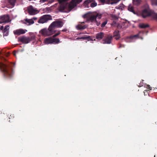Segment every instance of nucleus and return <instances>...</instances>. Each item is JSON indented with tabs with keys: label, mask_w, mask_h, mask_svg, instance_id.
<instances>
[{
	"label": "nucleus",
	"mask_w": 157,
	"mask_h": 157,
	"mask_svg": "<svg viewBox=\"0 0 157 157\" xmlns=\"http://www.w3.org/2000/svg\"><path fill=\"white\" fill-rule=\"evenodd\" d=\"M35 38V36H32L30 37H27L25 36H22L19 38L20 41L24 44H28L31 40H33Z\"/></svg>",
	"instance_id": "6"
},
{
	"label": "nucleus",
	"mask_w": 157,
	"mask_h": 157,
	"mask_svg": "<svg viewBox=\"0 0 157 157\" xmlns=\"http://www.w3.org/2000/svg\"><path fill=\"white\" fill-rule=\"evenodd\" d=\"M107 23V21H105L101 24V27H105V25Z\"/></svg>",
	"instance_id": "26"
},
{
	"label": "nucleus",
	"mask_w": 157,
	"mask_h": 157,
	"mask_svg": "<svg viewBox=\"0 0 157 157\" xmlns=\"http://www.w3.org/2000/svg\"><path fill=\"white\" fill-rule=\"evenodd\" d=\"M94 0H87L85 2V3L86 4H89L91 2H94Z\"/></svg>",
	"instance_id": "25"
},
{
	"label": "nucleus",
	"mask_w": 157,
	"mask_h": 157,
	"mask_svg": "<svg viewBox=\"0 0 157 157\" xmlns=\"http://www.w3.org/2000/svg\"><path fill=\"white\" fill-rule=\"evenodd\" d=\"M113 37H115L116 40L119 39L120 37V35L119 33V31L117 30H115L113 33Z\"/></svg>",
	"instance_id": "15"
},
{
	"label": "nucleus",
	"mask_w": 157,
	"mask_h": 157,
	"mask_svg": "<svg viewBox=\"0 0 157 157\" xmlns=\"http://www.w3.org/2000/svg\"><path fill=\"white\" fill-rule=\"evenodd\" d=\"M60 33H60V31L58 32L57 33V34H58V35H59L60 34Z\"/></svg>",
	"instance_id": "42"
},
{
	"label": "nucleus",
	"mask_w": 157,
	"mask_h": 157,
	"mask_svg": "<svg viewBox=\"0 0 157 157\" xmlns=\"http://www.w3.org/2000/svg\"><path fill=\"white\" fill-rule=\"evenodd\" d=\"M9 29H6V28H4V29L3 30V32H6L8 31Z\"/></svg>",
	"instance_id": "30"
},
{
	"label": "nucleus",
	"mask_w": 157,
	"mask_h": 157,
	"mask_svg": "<svg viewBox=\"0 0 157 157\" xmlns=\"http://www.w3.org/2000/svg\"><path fill=\"white\" fill-rule=\"evenodd\" d=\"M139 34H137L131 36L129 37V38L131 39H137L139 38Z\"/></svg>",
	"instance_id": "23"
},
{
	"label": "nucleus",
	"mask_w": 157,
	"mask_h": 157,
	"mask_svg": "<svg viewBox=\"0 0 157 157\" xmlns=\"http://www.w3.org/2000/svg\"><path fill=\"white\" fill-rule=\"evenodd\" d=\"M27 31L26 30H24L22 29H17L14 31L13 33L15 35H19L21 34H24Z\"/></svg>",
	"instance_id": "13"
},
{
	"label": "nucleus",
	"mask_w": 157,
	"mask_h": 157,
	"mask_svg": "<svg viewBox=\"0 0 157 157\" xmlns=\"http://www.w3.org/2000/svg\"><path fill=\"white\" fill-rule=\"evenodd\" d=\"M76 28L78 30H83L87 28V26L86 25L82 26L81 24H78L76 26Z\"/></svg>",
	"instance_id": "17"
},
{
	"label": "nucleus",
	"mask_w": 157,
	"mask_h": 157,
	"mask_svg": "<svg viewBox=\"0 0 157 157\" xmlns=\"http://www.w3.org/2000/svg\"><path fill=\"white\" fill-rule=\"evenodd\" d=\"M82 23H84L85 22H81Z\"/></svg>",
	"instance_id": "46"
},
{
	"label": "nucleus",
	"mask_w": 157,
	"mask_h": 157,
	"mask_svg": "<svg viewBox=\"0 0 157 157\" xmlns=\"http://www.w3.org/2000/svg\"><path fill=\"white\" fill-rule=\"evenodd\" d=\"M121 5H122V4H120V6H121Z\"/></svg>",
	"instance_id": "47"
},
{
	"label": "nucleus",
	"mask_w": 157,
	"mask_h": 157,
	"mask_svg": "<svg viewBox=\"0 0 157 157\" xmlns=\"http://www.w3.org/2000/svg\"><path fill=\"white\" fill-rule=\"evenodd\" d=\"M104 34L103 32H100L96 34V38L98 40H101L104 37Z\"/></svg>",
	"instance_id": "14"
},
{
	"label": "nucleus",
	"mask_w": 157,
	"mask_h": 157,
	"mask_svg": "<svg viewBox=\"0 0 157 157\" xmlns=\"http://www.w3.org/2000/svg\"><path fill=\"white\" fill-rule=\"evenodd\" d=\"M124 47V46L123 45H122V44H120V46L119 47V48H121L122 47Z\"/></svg>",
	"instance_id": "36"
},
{
	"label": "nucleus",
	"mask_w": 157,
	"mask_h": 157,
	"mask_svg": "<svg viewBox=\"0 0 157 157\" xmlns=\"http://www.w3.org/2000/svg\"><path fill=\"white\" fill-rule=\"evenodd\" d=\"M58 36V34H57V33H56L52 37L55 38L56 36Z\"/></svg>",
	"instance_id": "35"
},
{
	"label": "nucleus",
	"mask_w": 157,
	"mask_h": 157,
	"mask_svg": "<svg viewBox=\"0 0 157 157\" xmlns=\"http://www.w3.org/2000/svg\"><path fill=\"white\" fill-rule=\"evenodd\" d=\"M143 85L142 84L140 85H140H138V86L139 87H141V86H143Z\"/></svg>",
	"instance_id": "43"
},
{
	"label": "nucleus",
	"mask_w": 157,
	"mask_h": 157,
	"mask_svg": "<svg viewBox=\"0 0 157 157\" xmlns=\"http://www.w3.org/2000/svg\"><path fill=\"white\" fill-rule=\"evenodd\" d=\"M154 2L156 5H157V0H155Z\"/></svg>",
	"instance_id": "41"
},
{
	"label": "nucleus",
	"mask_w": 157,
	"mask_h": 157,
	"mask_svg": "<svg viewBox=\"0 0 157 157\" xmlns=\"http://www.w3.org/2000/svg\"><path fill=\"white\" fill-rule=\"evenodd\" d=\"M41 33L45 36H49L54 34L56 32L55 29L51 24L48 29H44L41 30Z\"/></svg>",
	"instance_id": "3"
},
{
	"label": "nucleus",
	"mask_w": 157,
	"mask_h": 157,
	"mask_svg": "<svg viewBox=\"0 0 157 157\" xmlns=\"http://www.w3.org/2000/svg\"><path fill=\"white\" fill-rule=\"evenodd\" d=\"M54 0H48V3H51L54 2Z\"/></svg>",
	"instance_id": "33"
},
{
	"label": "nucleus",
	"mask_w": 157,
	"mask_h": 157,
	"mask_svg": "<svg viewBox=\"0 0 157 157\" xmlns=\"http://www.w3.org/2000/svg\"><path fill=\"white\" fill-rule=\"evenodd\" d=\"M0 71L5 77L10 78L13 76L12 69L10 66L0 62Z\"/></svg>",
	"instance_id": "2"
},
{
	"label": "nucleus",
	"mask_w": 157,
	"mask_h": 157,
	"mask_svg": "<svg viewBox=\"0 0 157 157\" xmlns=\"http://www.w3.org/2000/svg\"><path fill=\"white\" fill-rule=\"evenodd\" d=\"M83 17L84 18H86L87 21L90 22H94L96 21V16L94 15H90L87 13L84 14Z\"/></svg>",
	"instance_id": "7"
},
{
	"label": "nucleus",
	"mask_w": 157,
	"mask_h": 157,
	"mask_svg": "<svg viewBox=\"0 0 157 157\" xmlns=\"http://www.w3.org/2000/svg\"><path fill=\"white\" fill-rule=\"evenodd\" d=\"M67 31V29H63L62 30V32H66Z\"/></svg>",
	"instance_id": "40"
},
{
	"label": "nucleus",
	"mask_w": 157,
	"mask_h": 157,
	"mask_svg": "<svg viewBox=\"0 0 157 157\" xmlns=\"http://www.w3.org/2000/svg\"><path fill=\"white\" fill-rule=\"evenodd\" d=\"M10 21L8 15H4L0 16V23H6Z\"/></svg>",
	"instance_id": "10"
},
{
	"label": "nucleus",
	"mask_w": 157,
	"mask_h": 157,
	"mask_svg": "<svg viewBox=\"0 0 157 157\" xmlns=\"http://www.w3.org/2000/svg\"><path fill=\"white\" fill-rule=\"evenodd\" d=\"M14 117V116L13 114H12L10 116V117H9L10 119H12Z\"/></svg>",
	"instance_id": "34"
},
{
	"label": "nucleus",
	"mask_w": 157,
	"mask_h": 157,
	"mask_svg": "<svg viewBox=\"0 0 157 157\" xmlns=\"http://www.w3.org/2000/svg\"><path fill=\"white\" fill-rule=\"evenodd\" d=\"M139 26L141 28H145L149 27V25L148 24L142 23L140 24Z\"/></svg>",
	"instance_id": "19"
},
{
	"label": "nucleus",
	"mask_w": 157,
	"mask_h": 157,
	"mask_svg": "<svg viewBox=\"0 0 157 157\" xmlns=\"http://www.w3.org/2000/svg\"><path fill=\"white\" fill-rule=\"evenodd\" d=\"M101 3H104L105 2V0H98Z\"/></svg>",
	"instance_id": "31"
},
{
	"label": "nucleus",
	"mask_w": 157,
	"mask_h": 157,
	"mask_svg": "<svg viewBox=\"0 0 157 157\" xmlns=\"http://www.w3.org/2000/svg\"><path fill=\"white\" fill-rule=\"evenodd\" d=\"M94 22H96V25L98 26H99L100 24V22L97 21L96 20V21H95Z\"/></svg>",
	"instance_id": "32"
},
{
	"label": "nucleus",
	"mask_w": 157,
	"mask_h": 157,
	"mask_svg": "<svg viewBox=\"0 0 157 157\" xmlns=\"http://www.w3.org/2000/svg\"><path fill=\"white\" fill-rule=\"evenodd\" d=\"M28 13L30 15H34L38 13V11L36 8H34L32 6H30L27 8Z\"/></svg>",
	"instance_id": "9"
},
{
	"label": "nucleus",
	"mask_w": 157,
	"mask_h": 157,
	"mask_svg": "<svg viewBox=\"0 0 157 157\" xmlns=\"http://www.w3.org/2000/svg\"><path fill=\"white\" fill-rule=\"evenodd\" d=\"M38 23H39V19L38 20Z\"/></svg>",
	"instance_id": "45"
},
{
	"label": "nucleus",
	"mask_w": 157,
	"mask_h": 157,
	"mask_svg": "<svg viewBox=\"0 0 157 157\" xmlns=\"http://www.w3.org/2000/svg\"><path fill=\"white\" fill-rule=\"evenodd\" d=\"M9 27V25H6V26L5 27V28H6V29H9V28H8Z\"/></svg>",
	"instance_id": "39"
},
{
	"label": "nucleus",
	"mask_w": 157,
	"mask_h": 157,
	"mask_svg": "<svg viewBox=\"0 0 157 157\" xmlns=\"http://www.w3.org/2000/svg\"><path fill=\"white\" fill-rule=\"evenodd\" d=\"M80 39L87 40L89 41L91 40V38L90 36L85 35L83 37H78L76 38V40H79Z\"/></svg>",
	"instance_id": "16"
},
{
	"label": "nucleus",
	"mask_w": 157,
	"mask_h": 157,
	"mask_svg": "<svg viewBox=\"0 0 157 157\" xmlns=\"http://www.w3.org/2000/svg\"><path fill=\"white\" fill-rule=\"evenodd\" d=\"M3 33V36H7L9 34V32H5Z\"/></svg>",
	"instance_id": "28"
},
{
	"label": "nucleus",
	"mask_w": 157,
	"mask_h": 157,
	"mask_svg": "<svg viewBox=\"0 0 157 157\" xmlns=\"http://www.w3.org/2000/svg\"><path fill=\"white\" fill-rule=\"evenodd\" d=\"M46 1H48V0H40V2H44Z\"/></svg>",
	"instance_id": "37"
},
{
	"label": "nucleus",
	"mask_w": 157,
	"mask_h": 157,
	"mask_svg": "<svg viewBox=\"0 0 157 157\" xmlns=\"http://www.w3.org/2000/svg\"><path fill=\"white\" fill-rule=\"evenodd\" d=\"M133 2L134 4L138 6L140 4L141 0H133Z\"/></svg>",
	"instance_id": "21"
},
{
	"label": "nucleus",
	"mask_w": 157,
	"mask_h": 157,
	"mask_svg": "<svg viewBox=\"0 0 157 157\" xmlns=\"http://www.w3.org/2000/svg\"><path fill=\"white\" fill-rule=\"evenodd\" d=\"M142 16L144 18L151 16L154 18L157 19V13L153 12H149L147 9H145L143 10Z\"/></svg>",
	"instance_id": "4"
},
{
	"label": "nucleus",
	"mask_w": 157,
	"mask_h": 157,
	"mask_svg": "<svg viewBox=\"0 0 157 157\" xmlns=\"http://www.w3.org/2000/svg\"><path fill=\"white\" fill-rule=\"evenodd\" d=\"M145 87H146L147 89H149V90H151V87H150V86L149 85H146L145 86Z\"/></svg>",
	"instance_id": "27"
},
{
	"label": "nucleus",
	"mask_w": 157,
	"mask_h": 157,
	"mask_svg": "<svg viewBox=\"0 0 157 157\" xmlns=\"http://www.w3.org/2000/svg\"><path fill=\"white\" fill-rule=\"evenodd\" d=\"M59 4L56 3L54 6L56 7L58 5L57 10L61 12H68L76 6L82 0H72L69 3H67L66 1L67 0H58Z\"/></svg>",
	"instance_id": "1"
},
{
	"label": "nucleus",
	"mask_w": 157,
	"mask_h": 157,
	"mask_svg": "<svg viewBox=\"0 0 157 157\" xmlns=\"http://www.w3.org/2000/svg\"><path fill=\"white\" fill-rule=\"evenodd\" d=\"M9 54H10V53L9 52H8V54L7 55H6V56H8L9 55Z\"/></svg>",
	"instance_id": "44"
},
{
	"label": "nucleus",
	"mask_w": 157,
	"mask_h": 157,
	"mask_svg": "<svg viewBox=\"0 0 157 157\" xmlns=\"http://www.w3.org/2000/svg\"><path fill=\"white\" fill-rule=\"evenodd\" d=\"M16 0H8V2L13 7L15 5Z\"/></svg>",
	"instance_id": "20"
},
{
	"label": "nucleus",
	"mask_w": 157,
	"mask_h": 157,
	"mask_svg": "<svg viewBox=\"0 0 157 157\" xmlns=\"http://www.w3.org/2000/svg\"><path fill=\"white\" fill-rule=\"evenodd\" d=\"M0 29L1 30H3L4 29L3 26H1L0 27Z\"/></svg>",
	"instance_id": "38"
},
{
	"label": "nucleus",
	"mask_w": 157,
	"mask_h": 157,
	"mask_svg": "<svg viewBox=\"0 0 157 157\" xmlns=\"http://www.w3.org/2000/svg\"><path fill=\"white\" fill-rule=\"evenodd\" d=\"M52 17L50 15H45L40 18V23H44L47 22L48 20L52 19Z\"/></svg>",
	"instance_id": "8"
},
{
	"label": "nucleus",
	"mask_w": 157,
	"mask_h": 157,
	"mask_svg": "<svg viewBox=\"0 0 157 157\" xmlns=\"http://www.w3.org/2000/svg\"><path fill=\"white\" fill-rule=\"evenodd\" d=\"M25 22L24 23L28 25H29L33 24L34 22L33 21L32 19H26L25 20Z\"/></svg>",
	"instance_id": "18"
},
{
	"label": "nucleus",
	"mask_w": 157,
	"mask_h": 157,
	"mask_svg": "<svg viewBox=\"0 0 157 157\" xmlns=\"http://www.w3.org/2000/svg\"><path fill=\"white\" fill-rule=\"evenodd\" d=\"M95 16H96V19L98 17V19H100L101 17V14H97V15H95Z\"/></svg>",
	"instance_id": "29"
},
{
	"label": "nucleus",
	"mask_w": 157,
	"mask_h": 157,
	"mask_svg": "<svg viewBox=\"0 0 157 157\" xmlns=\"http://www.w3.org/2000/svg\"><path fill=\"white\" fill-rule=\"evenodd\" d=\"M44 42L46 44H56L59 43L60 41L59 39L51 37L46 38L44 40Z\"/></svg>",
	"instance_id": "5"
},
{
	"label": "nucleus",
	"mask_w": 157,
	"mask_h": 157,
	"mask_svg": "<svg viewBox=\"0 0 157 157\" xmlns=\"http://www.w3.org/2000/svg\"><path fill=\"white\" fill-rule=\"evenodd\" d=\"M97 5V3L96 2H93L90 4V6L91 7H93L96 6Z\"/></svg>",
	"instance_id": "24"
},
{
	"label": "nucleus",
	"mask_w": 157,
	"mask_h": 157,
	"mask_svg": "<svg viewBox=\"0 0 157 157\" xmlns=\"http://www.w3.org/2000/svg\"><path fill=\"white\" fill-rule=\"evenodd\" d=\"M128 10L129 11L132 12L134 13L135 14V12L134 10V8L133 7V6H132L129 5L128 6Z\"/></svg>",
	"instance_id": "22"
},
{
	"label": "nucleus",
	"mask_w": 157,
	"mask_h": 157,
	"mask_svg": "<svg viewBox=\"0 0 157 157\" xmlns=\"http://www.w3.org/2000/svg\"><path fill=\"white\" fill-rule=\"evenodd\" d=\"M113 38V36L111 35H108L106 38L103 40V44H110Z\"/></svg>",
	"instance_id": "12"
},
{
	"label": "nucleus",
	"mask_w": 157,
	"mask_h": 157,
	"mask_svg": "<svg viewBox=\"0 0 157 157\" xmlns=\"http://www.w3.org/2000/svg\"><path fill=\"white\" fill-rule=\"evenodd\" d=\"M51 24L56 29V28H59L62 27L63 23L61 21H55L52 22Z\"/></svg>",
	"instance_id": "11"
}]
</instances>
